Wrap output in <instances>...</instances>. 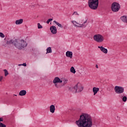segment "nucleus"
Returning <instances> with one entry per match:
<instances>
[{"instance_id":"bb28decb","label":"nucleus","mask_w":127,"mask_h":127,"mask_svg":"<svg viewBox=\"0 0 127 127\" xmlns=\"http://www.w3.org/2000/svg\"><path fill=\"white\" fill-rule=\"evenodd\" d=\"M127 96H124L122 98V101L124 102H127Z\"/></svg>"},{"instance_id":"6e6552de","label":"nucleus","mask_w":127,"mask_h":127,"mask_svg":"<svg viewBox=\"0 0 127 127\" xmlns=\"http://www.w3.org/2000/svg\"><path fill=\"white\" fill-rule=\"evenodd\" d=\"M71 23L73 25L74 27H78V28H81L83 27L84 26L83 24H81V21H79V23H78L77 21L75 20H72L71 21Z\"/></svg>"},{"instance_id":"cd10ccee","label":"nucleus","mask_w":127,"mask_h":127,"mask_svg":"<svg viewBox=\"0 0 127 127\" xmlns=\"http://www.w3.org/2000/svg\"><path fill=\"white\" fill-rule=\"evenodd\" d=\"M81 24H83V26L82 27H86V25H85V23H87V20H85L83 23H82V22H80Z\"/></svg>"},{"instance_id":"b1692460","label":"nucleus","mask_w":127,"mask_h":127,"mask_svg":"<svg viewBox=\"0 0 127 127\" xmlns=\"http://www.w3.org/2000/svg\"><path fill=\"white\" fill-rule=\"evenodd\" d=\"M3 71L4 72L5 77H6V76H7V75H8V71H7V70H6V69H4Z\"/></svg>"},{"instance_id":"9b49d317","label":"nucleus","mask_w":127,"mask_h":127,"mask_svg":"<svg viewBox=\"0 0 127 127\" xmlns=\"http://www.w3.org/2000/svg\"><path fill=\"white\" fill-rule=\"evenodd\" d=\"M98 48H99L103 53H104L105 54H107V53H108V49L105 48L103 46H98Z\"/></svg>"},{"instance_id":"7ed1b4c3","label":"nucleus","mask_w":127,"mask_h":127,"mask_svg":"<svg viewBox=\"0 0 127 127\" xmlns=\"http://www.w3.org/2000/svg\"><path fill=\"white\" fill-rule=\"evenodd\" d=\"M88 5L91 9H97L99 6V0H88Z\"/></svg>"},{"instance_id":"2f4dec72","label":"nucleus","mask_w":127,"mask_h":127,"mask_svg":"<svg viewBox=\"0 0 127 127\" xmlns=\"http://www.w3.org/2000/svg\"><path fill=\"white\" fill-rule=\"evenodd\" d=\"M79 15V14H78V12H77V11L74 12V13H73V15Z\"/></svg>"},{"instance_id":"a211bd4d","label":"nucleus","mask_w":127,"mask_h":127,"mask_svg":"<svg viewBox=\"0 0 127 127\" xmlns=\"http://www.w3.org/2000/svg\"><path fill=\"white\" fill-rule=\"evenodd\" d=\"M26 95V90H23L20 91L19 93V96H25Z\"/></svg>"},{"instance_id":"6ab92c4d","label":"nucleus","mask_w":127,"mask_h":127,"mask_svg":"<svg viewBox=\"0 0 127 127\" xmlns=\"http://www.w3.org/2000/svg\"><path fill=\"white\" fill-rule=\"evenodd\" d=\"M0 122H3V119L2 118H0V127H6L5 125L1 123Z\"/></svg>"},{"instance_id":"473e14b6","label":"nucleus","mask_w":127,"mask_h":127,"mask_svg":"<svg viewBox=\"0 0 127 127\" xmlns=\"http://www.w3.org/2000/svg\"><path fill=\"white\" fill-rule=\"evenodd\" d=\"M2 79H3V77L2 76L0 75V82H1Z\"/></svg>"},{"instance_id":"c85d7f7f","label":"nucleus","mask_w":127,"mask_h":127,"mask_svg":"<svg viewBox=\"0 0 127 127\" xmlns=\"http://www.w3.org/2000/svg\"><path fill=\"white\" fill-rule=\"evenodd\" d=\"M4 34H3V33L0 32V37H1V38H4Z\"/></svg>"},{"instance_id":"4468645a","label":"nucleus","mask_w":127,"mask_h":127,"mask_svg":"<svg viewBox=\"0 0 127 127\" xmlns=\"http://www.w3.org/2000/svg\"><path fill=\"white\" fill-rule=\"evenodd\" d=\"M53 82V83H62V80L60 79L59 77H56L54 79Z\"/></svg>"},{"instance_id":"412c9836","label":"nucleus","mask_w":127,"mask_h":127,"mask_svg":"<svg viewBox=\"0 0 127 127\" xmlns=\"http://www.w3.org/2000/svg\"><path fill=\"white\" fill-rule=\"evenodd\" d=\"M70 71L71 73H73V74H75L76 73V70H75V68L74 67L72 66L70 68Z\"/></svg>"},{"instance_id":"f8f14e48","label":"nucleus","mask_w":127,"mask_h":127,"mask_svg":"<svg viewBox=\"0 0 127 127\" xmlns=\"http://www.w3.org/2000/svg\"><path fill=\"white\" fill-rule=\"evenodd\" d=\"M65 55L66 56V57H68V58H70V59H71V58H73V53L72 52L70 51H67L65 53Z\"/></svg>"},{"instance_id":"0eeeda50","label":"nucleus","mask_w":127,"mask_h":127,"mask_svg":"<svg viewBox=\"0 0 127 127\" xmlns=\"http://www.w3.org/2000/svg\"><path fill=\"white\" fill-rule=\"evenodd\" d=\"M114 90L116 94H123L125 92V88L122 86H116Z\"/></svg>"},{"instance_id":"4be33fe9","label":"nucleus","mask_w":127,"mask_h":127,"mask_svg":"<svg viewBox=\"0 0 127 127\" xmlns=\"http://www.w3.org/2000/svg\"><path fill=\"white\" fill-rule=\"evenodd\" d=\"M54 23H56V24H57V25H58V26H59V27H61V28H62V25H61V24L59 23L58 22L56 21H54Z\"/></svg>"},{"instance_id":"f257e3e1","label":"nucleus","mask_w":127,"mask_h":127,"mask_svg":"<svg viewBox=\"0 0 127 127\" xmlns=\"http://www.w3.org/2000/svg\"><path fill=\"white\" fill-rule=\"evenodd\" d=\"M78 127H93V118L88 113H82L79 119L75 122Z\"/></svg>"},{"instance_id":"f704fd0d","label":"nucleus","mask_w":127,"mask_h":127,"mask_svg":"<svg viewBox=\"0 0 127 127\" xmlns=\"http://www.w3.org/2000/svg\"><path fill=\"white\" fill-rule=\"evenodd\" d=\"M14 96H15L16 97L17 95H14Z\"/></svg>"},{"instance_id":"423d86ee","label":"nucleus","mask_w":127,"mask_h":127,"mask_svg":"<svg viewBox=\"0 0 127 127\" xmlns=\"http://www.w3.org/2000/svg\"><path fill=\"white\" fill-rule=\"evenodd\" d=\"M75 93H80L84 90V87L80 83L76 84L73 87Z\"/></svg>"},{"instance_id":"f03ea898","label":"nucleus","mask_w":127,"mask_h":127,"mask_svg":"<svg viewBox=\"0 0 127 127\" xmlns=\"http://www.w3.org/2000/svg\"><path fill=\"white\" fill-rule=\"evenodd\" d=\"M27 46V43L23 40L15 39V47L18 49H23Z\"/></svg>"},{"instance_id":"ddd939ff","label":"nucleus","mask_w":127,"mask_h":127,"mask_svg":"<svg viewBox=\"0 0 127 127\" xmlns=\"http://www.w3.org/2000/svg\"><path fill=\"white\" fill-rule=\"evenodd\" d=\"M50 112L52 114L55 113V106H54V105H51L50 106Z\"/></svg>"},{"instance_id":"7c9ffc66","label":"nucleus","mask_w":127,"mask_h":127,"mask_svg":"<svg viewBox=\"0 0 127 127\" xmlns=\"http://www.w3.org/2000/svg\"><path fill=\"white\" fill-rule=\"evenodd\" d=\"M24 66V67H26V63H24V64H18V66Z\"/></svg>"},{"instance_id":"a878e982","label":"nucleus","mask_w":127,"mask_h":127,"mask_svg":"<svg viewBox=\"0 0 127 127\" xmlns=\"http://www.w3.org/2000/svg\"><path fill=\"white\" fill-rule=\"evenodd\" d=\"M62 81L63 84H67V82H68V80L66 79H64Z\"/></svg>"},{"instance_id":"1a4fd4ad","label":"nucleus","mask_w":127,"mask_h":127,"mask_svg":"<svg viewBox=\"0 0 127 127\" xmlns=\"http://www.w3.org/2000/svg\"><path fill=\"white\" fill-rule=\"evenodd\" d=\"M50 30L53 34H56L57 33V28L55 26H52L50 27Z\"/></svg>"},{"instance_id":"72a5a7b5","label":"nucleus","mask_w":127,"mask_h":127,"mask_svg":"<svg viewBox=\"0 0 127 127\" xmlns=\"http://www.w3.org/2000/svg\"><path fill=\"white\" fill-rule=\"evenodd\" d=\"M95 67H96V68H97V69L99 68V67L98 66V64H96V65H95Z\"/></svg>"},{"instance_id":"20e7f679","label":"nucleus","mask_w":127,"mask_h":127,"mask_svg":"<svg viewBox=\"0 0 127 127\" xmlns=\"http://www.w3.org/2000/svg\"><path fill=\"white\" fill-rule=\"evenodd\" d=\"M93 39L94 41L97 42V43H102V42H104L105 37L101 34H97L93 36Z\"/></svg>"},{"instance_id":"aec40b11","label":"nucleus","mask_w":127,"mask_h":127,"mask_svg":"<svg viewBox=\"0 0 127 127\" xmlns=\"http://www.w3.org/2000/svg\"><path fill=\"white\" fill-rule=\"evenodd\" d=\"M48 53H52V49H51V47H48L47 49V53L46 54Z\"/></svg>"},{"instance_id":"c756f323","label":"nucleus","mask_w":127,"mask_h":127,"mask_svg":"<svg viewBox=\"0 0 127 127\" xmlns=\"http://www.w3.org/2000/svg\"><path fill=\"white\" fill-rule=\"evenodd\" d=\"M52 20H53V19H52V18L49 19L47 21V23L48 24H49V23L50 22V21H52Z\"/></svg>"},{"instance_id":"39448f33","label":"nucleus","mask_w":127,"mask_h":127,"mask_svg":"<svg viewBox=\"0 0 127 127\" xmlns=\"http://www.w3.org/2000/svg\"><path fill=\"white\" fill-rule=\"evenodd\" d=\"M121 9V4L120 3L114 2L111 4V10L113 12H119Z\"/></svg>"},{"instance_id":"2eb2a0df","label":"nucleus","mask_w":127,"mask_h":127,"mask_svg":"<svg viewBox=\"0 0 127 127\" xmlns=\"http://www.w3.org/2000/svg\"><path fill=\"white\" fill-rule=\"evenodd\" d=\"M92 91L94 93V96H95L98 93V92L100 91V88L94 87L93 88Z\"/></svg>"},{"instance_id":"5701e85b","label":"nucleus","mask_w":127,"mask_h":127,"mask_svg":"<svg viewBox=\"0 0 127 127\" xmlns=\"http://www.w3.org/2000/svg\"><path fill=\"white\" fill-rule=\"evenodd\" d=\"M54 84H55V87H56V88H60V84L57 82L56 83H54Z\"/></svg>"},{"instance_id":"393cba45","label":"nucleus","mask_w":127,"mask_h":127,"mask_svg":"<svg viewBox=\"0 0 127 127\" xmlns=\"http://www.w3.org/2000/svg\"><path fill=\"white\" fill-rule=\"evenodd\" d=\"M37 25H38V28L39 29H41V28H43V27L42 26V25H41L40 24V23H38L37 24Z\"/></svg>"},{"instance_id":"f3484780","label":"nucleus","mask_w":127,"mask_h":127,"mask_svg":"<svg viewBox=\"0 0 127 127\" xmlns=\"http://www.w3.org/2000/svg\"><path fill=\"white\" fill-rule=\"evenodd\" d=\"M15 40H10L7 41L6 44L8 45L13 44V45H15Z\"/></svg>"},{"instance_id":"9d476101","label":"nucleus","mask_w":127,"mask_h":127,"mask_svg":"<svg viewBox=\"0 0 127 127\" xmlns=\"http://www.w3.org/2000/svg\"><path fill=\"white\" fill-rule=\"evenodd\" d=\"M120 19L122 21V22H124V23H127V15H124L121 16L120 17Z\"/></svg>"},{"instance_id":"dca6fc26","label":"nucleus","mask_w":127,"mask_h":127,"mask_svg":"<svg viewBox=\"0 0 127 127\" xmlns=\"http://www.w3.org/2000/svg\"><path fill=\"white\" fill-rule=\"evenodd\" d=\"M23 19H20L19 20H16L15 21V24H16V25H19L20 24H22V23H23Z\"/></svg>"}]
</instances>
